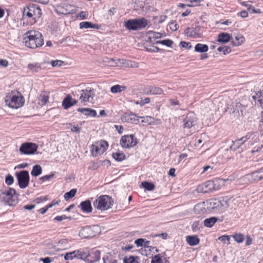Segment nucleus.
Returning <instances> with one entry per match:
<instances>
[{
    "mask_svg": "<svg viewBox=\"0 0 263 263\" xmlns=\"http://www.w3.org/2000/svg\"><path fill=\"white\" fill-rule=\"evenodd\" d=\"M139 258L138 256H130L129 257H125L123 259V263H139L137 259Z\"/></svg>",
    "mask_w": 263,
    "mask_h": 263,
    "instance_id": "nucleus-42",
    "label": "nucleus"
},
{
    "mask_svg": "<svg viewBox=\"0 0 263 263\" xmlns=\"http://www.w3.org/2000/svg\"><path fill=\"white\" fill-rule=\"evenodd\" d=\"M145 93L146 95H162L163 90L160 87L155 86H148L145 89Z\"/></svg>",
    "mask_w": 263,
    "mask_h": 263,
    "instance_id": "nucleus-18",
    "label": "nucleus"
},
{
    "mask_svg": "<svg viewBox=\"0 0 263 263\" xmlns=\"http://www.w3.org/2000/svg\"><path fill=\"white\" fill-rule=\"evenodd\" d=\"M209 207H207L204 202L197 204L194 208L195 214H204L208 212Z\"/></svg>",
    "mask_w": 263,
    "mask_h": 263,
    "instance_id": "nucleus-21",
    "label": "nucleus"
},
{
    "mask_svg": "<svg viewBox=\"0 0 263 263\" xmlns=\"http://www.w3.org/2000/svg\"><path fill=\"white\" fill-rule=\"evenodd\" d=\"M78 101L73 99L70 95H67L62 101V106L65 109H67L77 104Z\"/></svg>",
    "mask_w": 263,
    "mask_h": 263,
    "instance_id": "nucleus-19",
    "label": "nucleus"
},
{
    "mask_svg": "<svg viewBox=\"0 0 263 263\" xmlns=\"http://www.w3.org/2000/svg\"><path fill=\"white\" fill-rule=\"evenodd\" d=\"M48 100V96H46L45 94H41L39 98V104L43 105L45 104Z\"/></svg>",
    "mask_w": 263,
    "mask_h": 263,
    "instance_id": "nucleus-47",
    "label": "nucleus"
},
{
    "mask_svg": "<svg viewBox=\"0 0 263 263\" xmlns=\"http://www.w3.org/2000/svg\"><path fill=\"white\" fill-rule=\"evenodd\" d=\"M168 26L170 29L174 31H176L178 27V25L177 24L176 21L170 23Z\"/></svg>",
    "mask_w": 263,
    "mask_h": 263,
    "instance_id": "nucleus-55",
    "label": "nucleus"
},
{
    "mask_svg": "<svg viewBox=\"0 0 263 263\" xmlns=\"http://www.w3.org/2000/svg\"><path fill=\"white\" fill-rule=\"evenodd\" d=\"M245 141H242V138L237 139L235 141L233 142V144L231 146L230 149L233 151H235L243 145Z\"/></svg>",
    "mask_w": 263,
    "mask_h": 263,
    "instance_id": "nucleus-31",
    "label": "nucleus"
},
{
    "mask_svg": "<svg viewBox=\"0 0 263 263\" xmlns=\"http://www.w3.org/2000/svg\"><path fill=\"white\" fill-rule=\"evenodd\" d=\"M233 238L235 241L238 243H241L244 240V236L242 234H235L233 235Z\"/></svg>",
    "mask_w": 263,
    "mask_h": 263,
    "instance_id": "nucleus-49",
    "label": "nucleus"
},
{
    "mask_svg": "<svg viewBox=\"0 0 263 263\" xmlns=\"http://www.w3.org/2000/svg\"><path fill=\"white\" fill-rule=\"evenodd\" d=\"M80 93L79 99L83 103L91 102L95 95L94 89L90 87L81 90Z\"/></svg>",
    "mask_w": 263,
    "mask_h": 263,
    "instance_id": "nucleus-12",
    "label": "nucleus"
},
{
    "mask_svg": "<svg viewBox=\"0 0 263 263\" xmlns=\"http://www.w3.org/2000/svg\"><path fill=\"white\" fill-rule=\"evenodd\" d=\"M74 258H77L76 250L74 251L66 253L64 255V259L66 260H71Z\"/></svg>",
    "mask_w": 263,
    "mask_h": 263,
    "instance_id": "nucleus-45",
    "label": "nucleus"
},
{
    "mask_svg": "<svg viewBox=\"0 0 263 263\" xmlns=\"http://www.w3.org/2000/svg\"><path fill=\"white\" fill-rule=\"evenodd\" d=\"M35 207V204H27V205H24L22 208V209L25 210H28L30 211L32 210V209H33Z\"/></svg>",
    "mask_w": 263,
    "mask_h": 263,
    "instance_id": "nucleus-60",
    "label": "nucleus"
},
{
    "mask_svg": "<svg viewBox=\"0 0 263 263\" xmlns=\"http://www.w3.org/2000/svg\"><path fill=\"white\" fill-rule=\"evenodd\" d=\"M18 184L21 189H25L28 186L30 177L27 171H21L16 174Z\"/></svg>",
    "mask_w": 263,
    "mask_h": 263,
    "instance_id": "nucleus-10",
    "label": "nucleus"
},
{
    "mask_svg": "<svg viewBox=\"0 0 263 263\" xmlns=\"http://www.w3.org/2000/svg\"><path fill=\"white\" fill-rule=\"evenodd\" d=\"M218 220V218L216 217H211L206 218L203 221L204 226L207 228H212L215 223Z\"/></svg>",
    "mask_w": 263,
    "mask_h": 263,
    "instance_id": "nucleus-27",
    "label": "nucleus"
},
{
    "mask_svg": "<svg viewBox=\"0 0 263 263\" xmlns=\"http://www.w3.org/2000/svg\"><path fill=\"white\" fill-rule=\"evenodd\" d=\"M112 157L117 161H121L125 159V155L122 152H117L112 154Z\"/></svg>",
    "mask_w": 263,
    "mask_h": 263,
    "instance_id": "nucleus-40",
    "label": "nucleus"
},
{
    "mask_svg": "<svg viewBox=\"0 0 263 263\" xmlns=\"http://www.w3.org/2000/svg\"><path fill=\"white\" fill-rule=\"evenodd\" d=\"M48 208H49V204L46 205L44 208L40 209L38 211L40 212L41 214H44L46 212Z\"/></svg>",
    "mask_w": 263,
    "mask_h": 263,
    "instance_id": "nucleus-64",
    "label": "nucleus"
},
{
    "mask_svg": "<svg viewBox=\"0 0 263 263\" xmlns=\"http://www.w3.org/2000/svg\"><path fill=\"white\" fill-rule=\"evenodd\" d=\"M78 111L87 116L95 117L97 116L96 111L89 108H79L78 109Z\"/></svg>",
    "mask_w": 263,
    "mask_h": 263,
    "instance_id": "nucleus-25",
    "label": "nucleus"
},
{
    "mask_svg": "<svg viewBox=\"0 0 263 263\" xmlns=\"http://www.w3.org/2000/svg\"><path fill=\"white\" fill-rule=\"evenodd\" d=\"M71 217H67L65 215H62L61 216H58L54 218V220L61 221L64 219H71Z\"/></svg>",
    "mask_w": 263,
    "mask_h": 263,
    "instance_id": "nucleus-58",
    "label": "nucleus"
},
{
    "mask_svg": "<svg viewBox=\"0 0 263 263\" xmlns=\"http://www.w3.org/2000/svg\"><path fill=\"white\" fill-rule=\"evenodd\" d=\"M217 50L219 52L222 51L223 53L226 55L231 52V48L227 46H223L218 48Z\"/></svg>",
    "mask_w": 263,
    "mask_h": 263,
    "instance_id": "nucleus-46",
    "label": "nucleus"
},
{
    "mask_svg": "<svg viewBox=\"0 0 263 263\" xmlns=\"http://www.w3.org/2000/svg\"><path fill=\"white\" fill-rule=\"evenodd\" d=\"M0 198L10 206H14L17 202V194L13 188L8 187L0 193Z\"/></svg>",
    "mask_w": 263,
    "mask_h": 263,
    "instance_id": "nucleus-5",
    "label": "nucleus"
},
{
    "mask_svg": "<svg viewBox=\"0 0 263 263\" xmlns=\"http://www.w3.org/2000/svg\"><path fill=\"white\" fill-rule=\"evenodd\" d=\"M135 20L137 30L145 28L148 24V21L144 17L135 18Z\"/></svg>",
    "mask_w": 263,
    "mask_h": 263,
    "instance_id": "nucleus-23",
    "label": "nucleus"
},
{
    "mask_svg": "<svg viewBox=\"0 0 263 263\" xmlns=\"http://www.w3.org/2000/svg\"><path fill=\"white\" fill-rule=\"evenodd\" d=\"M41 15V9L37 5H30L26 6L23 12V24L33 25L39 20Z\"/></svg>",
    "mask_w": 263,
    "mask_h": 263,
    "instance_id": "nucleus-1",
    "label": "nucleus"
},
{
    "mask_svg": "<svg viewBox=\"0 0 263 263\" xmlns=\"http://www.w3.org/2000/svg\"><path fill=\"white\" fill-rule=\"evenodd\" d=\"M80 28H95V29H99L100 26L98 24H92L90 22H82L80 23Z\"/></svg>",
    "mask_w": 263,
    "mask_h": 263,
    "instance_id": "nucleus-29",
    "label": "nucleus"
},
{
    "mask_svg": "<svg viewBox=\"0 0 263 263\" xmlns=\"http://www.w3.org/2000/svg\"><path fill=\"white\" fill-rule=\"evenodd\" d=\"M48 200V197L47 196H45V197H37L36 198L34 201L33 202L37 203V204H39V203H40L43 201H47Z\"/></svg>",
    "mask_w": 263,
    "mask_h": 263,
    "instance_id": "nucleus-57",
    "label": "nucleus"
},
{
    "mask_svg": "<svg viewBox=\"0 0 263 263\" xmlns=\"http://www.w3.org/2000/svg\"><path fill=\"white\" fill-rule=\"evenodd\" d=\"M197 119L193 112H189L183 119V127L190 128L196 124Z\"/></svg>",
    "mask_w": 263,
    "mask_h": 263,
    "instance_id": "nucleus-14",
    "label": "nucleus"
},
{
    "mask_svg": "<svg viewBox=\"0 0 263 263\" xmlns=\"http://www.w3.org/2000/svg\"><path fill=\"white\" fill-rule=\"evenodd\" d=\"M79 207L84 213H91L92 211V207L89 200L82 201L79 205Z\"/></svg>",
    "mask_w": 263,
    "mask_h": 263,
    "instance_id": "nucleus-20",
    "label": "nucleus"
},
{
    "mask_svg": "<svg viewBox=\"0 0 263 263\" xmlns=\"http://www.w3.org/2000/svg\"><path fill=\"white\" fill-rule=\"evenodd\" d=\"M114 204L113 199L107 195H100L93 201L95 209L101 212L111 209Z\"/></svg>",
    "mask_w": 263,
    "mask_h": 263,
    "instance_id": "nucleus-3",
    "label": "nucleus"
},
{
    "mask_svg": "<svg viewBox=\"0 0 263 263\" xmlns=\"http://www.w3.org/2000/svg\"><path fill=\"white\" fill-rule=\"evenodd\" d=\"M180 46L183 48H187L189 49H190L192 48V46L190 43L186 42L184 41H181L180 43Z\"/></svg>",
    "mask_w": 263,
    "mask_h": 263,
    "instance_id": "nucleus-59",
    "label": "nucleus"
},
{
    "mask_svg": "<svg viewBox=\"0 0 263 263\" xmlns=\"http://www.w3.org/2000/svg\"><path fill=\"white\" fill-rule=\"evenodd\" d=\"M232 39L230 34L225 32H222L218 34L217 41L222 43H227Z\"/></svg>",
    "mask_w": 263,
    "mask_h": 263,
    "instance_id": "nucleus-24",
    "label": "nucleus"
},
{
    "mask_svg": "<svg viewBox=\"0 0 263 263\" xmlns=\"http://www.w3.org/2000/svg\"><path fill=\"white\" fill-rule=\"evenodd\" d=\"M232 197L228 196L222 197L219 199H212L210 202V207L212 209H227L229 206V202ZM222 212V211H221Z\"/></svg>",
    "mask_w": 263,
    "mask_h": 263,
    "instance_id": "nucleus-7",
    "label": "nucleus"
},
{
    "mask_svg": "<svg viewBox=\"0 0 263 263\" xmlns=\"http://www.w3.org/2000/svg\"><path fill=\"white\" fill-rule=\"evenodd\" d=\"M126 87L124 85H116L112 86L110 88V91L113 93L121 92L126 90Z\"/></svg>",
    "mask_w": 263,
    "mask_h": 263,
    "instance_id": "nucleus-33",
    "label": "nucleus"
},
{
    "mask_svg": "<svg viewBox=\"0 0 263 263\" xmlns=\"http://www.w3.org/2000/svg\"><path fill=\"white\" fill-rule=\"evenodd\" d=\"M141 185L143 187L148 191H153L155 189V185L153 183L147 181L142 182Z\"/></svg>",
    "mask_w": 263,
    "mask_h": 263,
    "instance_id": "nucleus-43",
    "label": "nucleus"
},
{
    "mask_svg": "<svg viewBox=\"0 0 263 263\" xmlns=\"http://www.w3.org/2000/svg\"><path fill=\"white\" fill-rule=\"evenodd\" d=\"M37 147L38 146L35 143L25 142L21 145L20 151L23 154L32 155L36 152Z\"/></svg>",
    "mask_w": 263,
    "mask_h": 263,
    "instance_id": "nucleus-13",
    "label": "nucleus"
},
{
    "mask_svg": "<svg viewBox=\"0 0 263 263\" xmlns=\"http://www.w3.org/2000/svg\"><path fill=\"white\" fill-rule=\"evenodd\" d=\"M238 15H240L242 18H245L248 16V13L247 11L243 10L238 13Z\"/></svg>",
    "mask_w": 263,
    "mask_h": 263,
    "instance_id": "nucleus-62",
    "label": "nucleus"
},
{
    "mask_svg": "<svg viewBox=\"0 0 263 263\" xmlns=\"http://www.w3.org/2000/svg\"><path fill=\"white\" fill-rule=\"evenodd\" d=\"M252 135H253L252 133H247V134L245 136H243L241 138L242 141H245V142L246 141H247L248 140H249L251 138V137L252 136Z\"/></svg>",
    "mask_w": 263,
    "mask_h": 263,
    "instance_id": "nucleus-61",
    "label": "nucleus"
},
{
    "mask_svg": "<svg viewBox=\"0 0 263 263\" xmlns=\"http://www.w3.org/2000/svg\"><path fill=\"white\" fill-rule=\"evenodd\" d=\"M42 169L40 165H35L33 166L31 174L34 177H37L42 174Z\"/></svg>",
    "mask_w": 263,
    "mask_h": 263,
    "instance_id": "nucleus-36",
    "label": "nucleus"
},
{
    "mask_svg": "<svg viewBox=\"0 0 263 263\" xmlns=\"http://www.w3.org/2000/svg\"><path fill=\"white\" fill-rule=\"evenodd\" d=\"M245 41V37L241 34H238L235 37V40H232L231 43L234 46H238L241 45Z\"/></svg>",
    "mask_w": 263,
    "mask_h": 263,
    "instance_id": "nucleus-30",
    "label": "nucleus"
},
{
    "mask_svg": "<svg viewBox=\"0 0 263 263\" xmlns=\"http://www.w3.org/2000/svg\"><path fill=\"white\" fill-rule=\"evenodd\" d=\"M6 103L10 107L18 108L24 105V99L18 91H11L5 98Z\"/></svg>",
    "mask_w": 263,
    "mask_h": 263,
    "instance_id": "nucleus-4",
    "label": "nucleus"
},
{
    "mask_svg": "<svg viewBox=\"0 0 263 263\" xmlns=\"http://www.w3.org/2000/svg\"><path fill=\"white\" fill-rule=\"evenodd\" d=\"M76 257L77 259H80L86 261L87 257H88V251L84 250H76Z\"/></svg>",
    "mask_w": 263,
    "mask_h": 263,
    "instance_id": "nucleus-26",
    "label": "nucleus"
},
{
    "mask_svg": "<svg viewBox=\"0 0 263 263\" xmlns=\"http://www.w3.org/2000/svg\"><path fill=\"white\" fill-rule=\"evenodd\" d=\"M23 42L30 48L35 49L43 45L44 40L42 34L35 30H30L24 34Z\"/></svg>",
    "mask_w": 263,
    "mask_h": 263,
    "instance_id": "nucleus-2",
    "label": "nucleus"
},
{
    "mask_svg": "<svg viewBox=\"0 0 263 263\" xmlns=\"http://www.w3.org/2000/svg\"><path fill=\"white\" fill-rule=\"evenodd\" d=\"M91 231V230L90 227H86L85 228L82 229L80 230L79 232V235L83 238L90 237L91 236L89 235H88V233Z\"/></svg>",
    "mask_w": 263,
    "mask_h": 263,
    "instance_id": "nucleus-34",
    "label": "nucleus"
},
{
    "mask_svg": "<svg viewBox=\"0 0 263 263\" xmlns=\"http://www.w3.org/2000/svg\"><path fill=\"white\" fill-rule=\"evenodd\" d=\"M28 68L31 70L32 72H37L41 69L40 65L38 63L29 64L28 65Z\"/></svg>",
    "mask_w": 263,
    "mask_h": 263,
    "instance_id": "nucleus-44",
    "label": "nucleus"
},
{
    "mask_svg": "<svg viewBox=\"0 0 263 263\" xmlns=\"http://www.w3.org/2000/svg\"><path fill=\"white\" fill-rule=\"evenodd\" d=\"M138 143V139L134 135H125L121 137L120 145L124 148H130L136 146Z\"/></svg>",
    "mask_w": 263,
    "mask_h": 263,
    "instance_id": "nucleus-9",
    "label": "nucleus"
},
{
    "mask_svg": "<svg viewBox=\"0 0 263 263\" xmlns=\"http://www.w3.org/2000/svg\"><path fill=\"white\" fill-rule=\"evenodd\" d=\"M209 50L207 45L198 43L195 47V51L198 52H205Z\"/></svg>",
    "mask_w": 263,
    "mask_h": 263,
    "instance_id": "nucleus-32",
    "label": "nucleus"
},
{
    "mask_svg": "<svg viewBox=\"0 0 263 263\" xmlns=\"http://www.w3.org/2000/svg\"><path fill=\"white\" fill-rule=\"evenodd\" d=\"M88 257H87V263H93L100 259V251L98 250H91L88 251Z\"/></svg>",
    "mask_w": 263,
    "mask_h": 263,
    "instance_id": "nucleus-17",
    "label": "nucleus"
},
{
    "mask_svg": "<svg viewBox=\"0 0 263 263\" xmlns=\"http://www.w3.org/2000/svg\"><path fill=\"white\" fill-rule=\"evenodd\" d=\"M108 147V143L104 140H101L91 145V153L93 156L98 157L103 154Z\"/></svg>",
    "mask_w": 263,
    "mask_h": 263,
    "instance_id": "nucleus-8",
    "label": "nucleus"
},
{
    "mask_svg": "<svg viewBox=\"0 0 263 263\" xmlns=\"http://www.w3.org/2000/svg\"><path fill=\"white\" fill-rule=\"evenodd\" d=\"M64 61L62 60H54L50 61V64L52 67H60L64 64Z\"/></svg>",
    "mask_w": 263,
    "mask_h": 263,
    "instance_id": "nucleus-52",
    "label": "nucleus"
},
{
    "mask_svg": "<svg viewBox=\"0 0 263 263\" xmlns=\"http://www.w3.org/2000/svg\"><path fill=\"white\" fill-rule=\"evenodd\" d=\"M140 118L142 119V123H146L147 124H151L153 120V118L150 116L141 117Z\"/></svg>",
    "mask_w": 263,
    "mask_h": 263,
    "instance_id": "nucleus-53",
    "label": "nucleus"
},
{
    "mask_svg": "<svg viewBox=\"0 0 263 263\" xmlns=\"http://www.w3.org/2000/svg\"><path fill=\"white\" fill-rule=\"evenodd\" d=\"M186 241L189 245L195 246L199 244L200 239L197 235H188L186 236Z\"/></svg>",
    "mask_w": 263,
    "mask_h": 263,
    "instance_id": "nucleus-22",
    "label": "nucleus"
},
{
    "mask_svg": "<svg viewBox=\"0 0 263 263\" xmlns=\"http://www.w3.org/2000/svg\"><path fill=\"white\" fill-rule=\"evenodd\" d=\"M151 263H162V259L160 254L155 255L153 257Z\"/></svg>",
    "mask_w": 263,
    "mask_h": 263,
    "instance_id": "nucleus-51",
    "label": "nucleus"
},
{
    "mask_svg": "<svg viewBox=\"0 0 263 263\" xmlns=\"http://www.w3.org/2000/svg\"><path fill=\"white\" fill-rule=\"evenodd\" d=\"M200 27L197 26L195 27H187L184 31L185 35L193 38H199L201 37V34L199 33Z\"/></svg>",
    "mask_w": 263,
    "mask_h": 263,
    "instance_id": "nucleus-15",
    "label": "nucleus"
},
{
    "mask_svg": "<svg viewBox=\"0 0 263 263\" xmlns=\"http://www.w3.org/2000/svg\"><path fill=\"white\" fill-rule=\"evenodd\" d=\"M102 259L103 263H118L117 259L111 254L103 257Z\"/></svg>",
    "mask_w": 263,
    "mask_h": 263,
    "instance_id": "nucleus-37",
    "label": "nucleus"
},
{
    "mask_svg": "<svg viewBox=\"0 0 263 263\" xmlns=\"http://www.w3.org/2000/svg\"><path fill=\"white\" fill-rule=\"evenodd\" d=\"M253 99L255 101H257L260 105V106H263V95L262 91H259L256 93L255 96L253 97Z\"/></svg>",
    "mask_w": 263,
    "mask_h": 263,
    "instance_id": "nucleus-39",
    "label": "nucleus"
},
{
    "mask_svg": "<svg viewBox=\"0 0 263 263\" xmlns=\"http://www.w3.org/2000/svg\"><path fill=\"white\" fill-rule=\"evenodd\" d=\"M54 11L58 14L67 15L69 14H73L76 12L74 6L67 4H62L57 6H53Z\"/></svg>",
    "mask_w": 263,
    "mask_h": 263,
    "instance_id": "nucleus-11",
    "label": "nucleus"
},
{
    "mask_svg": "<svg viewBox=\"0 0 263 263\" xmlns=\"http://www.w3.org/2000/svg\"><path fill=\"white\" fill-rule=\"evenodd\" d=\"M221 180L216 179L214 180H209L204 183L199 185L197 188L199 193H206L213 191L219 190L220 188Z\"/></svg>",
    "mask_w": 263,
    "mask_h": 263,
    "instance_id": "nucleus-6",
    "label": "nucleus"
},
{
    "mask_svg": "<svg viewBox=\"0 0 263 263\" xmlns=\"http://www.w3.org/2000/svg\"><path fill=\"white\" fill-rule=\"evenodd\" d=\"M218 240H220L223 243H226L228 245L230 243V236L222 235L218 237Z\"/></svg>",
    "mask_w": 263,
    "mask_h": 263,
    "instance_id": "nucleus-50",
    "label": "nucleus"
},
{
    "mask_svg": "<svg viewBox=\"0 0 263 263\" xmlns=\"http://www.w3.org/2000/svg\"><path fill=\"white\" fill-rule=\"evenodd\" d=\"M156 43L157 44H161L163 45H165L167 47H171L173 45V42L170 39H166V40H164L162 41H157V42H156Z\"/></svg>",
    "mask_w": 263,
    "mask_h": 263,
    "instance_id": "nucleus-48",
    "label": "nucleus"
},
{
    "mask_svg": "<svg viewBox=\"0 0 263 263\" xmlns=\"http://www.w3.org/2000/svg\"><path fill=\"white\" fill-rule=\"evenodd\" d=\"M260 172H259V170H256L248 175L250 176L254 181H259L263 179V176L262 175H259Z\"/></svg>",
    "mask_w": 263,
    "mask_h": 263,
    "instance_id": "nucleus-35",
    "label": "nucleus"
},
{
    "mask_svg": "<svg viewBox=\"0 0 263 263\" xmlns=\"http://www.w3.org/2000/svg\"><path fill=\"white\" fill-rule=\"evenodd\" d=\"M77 192V190L76 189H71L70 191L66 192L64 195L65 199L67 201L69 199L72 198L75 196Z\"/></svg>",
    "mask_w": 263,
    "mask_h": 263,
    "instance_id": "nucleus-41",
    "label": "nucleus"
},
{
    "mask_svg": "<svg viewBox=\"0 0 263 263\" xmlns=\"http://www.w3.org/2000/svg\"><path fill=\"white\" fill-rule=\"evenodd\" d=\"M14 179L12 176L9 174L6 177L5 182L8 185H10L13 183Z\"/></svg>",
    "mask_w": 263,
    "mask_h": 263,
    "instance_id": "nucleus-54",
    "label": "nucleus"
},
{
    "mask_svg": "<svg viewBox=\"0 0 263 263\" xmlns=\"http://www.w3.org/2000/svg\"><path fill=\"white\" fill-rule=\"evenodd\" d=\"M139 117L133 112H125L121 117L122 121L127 123L137 124L139 122Z\"/></svg>",
    "mask_w": 263,
    "mask_h": 263,
    "instance_id": "nucleus-16",
    "label": "nucleus"
},
{
    "mask_svg": "<svg viewBox=\"0 0 263 263\" xmlns=\"http://www.w3.org/2000/svg\"><path fill=\"white\" fill-rule=\"evenodd\" d=\"M8 65V62L6 60H0V65L2 67H6Z\"/></svg>",
    "mask_w": 263,
    "mask_h": 263,
    "instance_id": "nucleus-63",
    "label": "nucleus"
},
{
    "mask_svg": "<svg viewBox=\"0 0 263 263\" xmlns=\"http://www.w3.org/2000/svg\"><path fill=\"white\" fill-rule=\"evenodd\" d=\"M145 239L144 238H138L135 241V243L138 247H143V243L145 242Z\"/></svg>",
    "mask_w": 263,
    "mask_h": 263,
    "instance_id": "nucleus-56",
    "label": "nucleus"
},
{
    "mask_svg": "<svg viewBox=\"0 0 263 263\" xmlns=\"http://www.w3.org/2000/svg\"><path fill=\"white\" fill-rule=\"evenodd\" d=\"M191 228L193 232L196 233L200 231L202 228V226L199 221H195L192 223Z\"/></svg>",
    "mask_w": 263,
    "mask_h": 263,
    "instance_id": "nucleus-38",
    "label": "nucleus"
},
{
    "mask_svg": "<svg viewBox=\"0 0 263 263\" xmlns=\"http://www.w3.org/2000/svg\"><path fill=\"white\" fill-rule=\"evenodd\" d=\"M124 26L130 30H137L135 19H130L125 22Z\"/></svg>",
    "mask_w": 263,
    "mask_h": 263,
    "instance_id": "nucleus-28",
    "label": "nucleus"
}]
</instances>
